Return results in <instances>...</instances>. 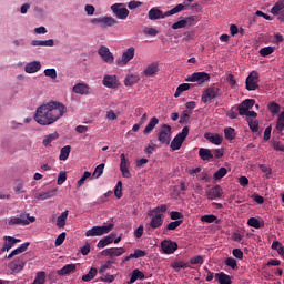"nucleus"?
<instances>
[{"mask_svg": "<svg viewBox=\"0 0 284 284\" xmlns=\"http://www.w3.org/2000/svg\"><path fill=\"white\" fill-rule=\"evenodd\" d=\"M90 176H92V173H90V171H85L82 178L77 183L78 187H82V185L85 184V180L90 179Z\"/></svg>", "mask_w": 284, "mask_h": 284, "instance_id": "58", "label": "nucleus"}, {"mask_svg": "<svg viewBox=\"0 0 284 284\" xmlns=\"http://www.w3.org/2000/svg\"><path fill=\"white\" fill-rule=\"evenodd\" d=\"M217 219L219 217L216 215L211 214V215H203L201 217V221L202 223H214L215 221H217Z\"/></svg>", "mask_w": 284, "mask_h": 284, "instance_id": "60", "label": "nucleus"}, {"mask_svg": "<svg viewBox=\"0 0 284 284\" xmlns=\"http://www.w3.org/2000/svg\"><path fill=\"white\" fill-rule=\"evenodd\" d=\"M77 272V264H67L62 268L57 271L59 276H68V274H74Z\"/></svg>", "mask_w": 284, "mask_h": 284, "instance_id": "21", "label": "nucleus"}, {"mask_svg": "<svg viewBox=\"0 0 284 284\" xmlns=\"http://www.w3.org/2000/svg\"><path fill=\"white\" fill-rule=\"evenodd\" d=\"M272 250L277 251V254H280V256H284V246L283 244H281V242L274 241L272 243Z\"/></svg>", "mask_w": 284, "mask_h": 284, "instance_id": "52", "label": "nucleus"}, {"mask_svg": "<svg viewBox=\"0 0 284 284\" xmlns=\"http://www.w3.org/2000/svg\"><path fill=\"white\" fill-rule=\"evenodd\" d=\"M171 267L173 270H175V272H180V270H187V267H190V263L183 262V261H178V262H173L171 264Z\"/></svg>", "mask_w": 284, "mask_h": 284, "instance_id": "38", "label": "nucleus"}, {"mask_svg": "<svg viewBox=\"0 0 284 284\" xmlns=\"http://www.w3.org/2000/svg\"><path fill=\"white\" fill-rule=\"evenodd\" d=\"M215 280L220 284H232V277L223 272L216 273Z\"/></svg>", "mask_w": 284, "mask_h": 284, "instance_id": "30", "label": "nucleus"}, {"mask_svg": "<svg viewBox=\"0 0 284 284\" xmlns=\"http://www.w3.org/2000/svg\"><path fill=\"white\" fill-rule=\"evenodd\" d=\"M204 139L213 143V145H221V143H223V136L214 133H205Z\"/></svg>", "mask_w": 284, "mask_h": 284, "instance_id": "25", "label": "nucleus"}, {"mask_svg": "<svg viewBox=\"0 0 284 284\" xmlns=\"http://www.w3.org/2000/svg\"><path fill=\"white\" fill-rule=\"evenodd\" d=\"M148 17L151 21H156L158 19H165L168 16H165L161 9L154 7L150 9Z\"/></svg>", "mask_w": 284, "mask_h": 284, "instance_id": "20", "label": "nucleus"}, {"mask_svg": "<svg viewBox=\"0 0 284 284\" xmlns=\"http://www.w3.org/2000/svg\"><path fill=\"white\" fill-rule=\"evenodd\" d=\"M57 139H59V133H51L43 139L42 144L44 148H48L50 143H52V141H57Z\"/></svg>", "mask_w": 284, "mask_h": 284, "instance_id": "46", "label": "nucleus"}, {"mask_svg": "<svg viewBox=\"0 0 284 284\" xmlns=\"http://www.w3.org/2000/svg\"><path fill=\"white\" fill-rule=\"evenodd\" d=\"M122 254H125V248L111 247V258H113V256H122Z\"/></svg>", "mask_w": 284, "mask_h": 284, "instance_id": "54", "label": "nucleus"}, {"mask_svg": "<svg viewBox=\"0 0 284 284\" xmlns=\"http://www.w3.org/2000/svg\"><path fill=\"white\" fill-rule=\"evenodd\" d=\"M187 134H190V128L184 126L182 129V132L178 133L175 138L172 140L171 150H181V148L183 146V142L185 141V139H187Z\"/></svg>", "mask_w": 284, "mask_h": 284, "instance_id": "2", "label": "nucleus"}, {"mask_svg": "<svg viewBox=\"0 0 284 284\" xmlns=\"http://www.w3.org/2000/svg\"><path fill=\"white\" fill-rule=\"evenodd\" d=\"M134 47H130L126 51L122 53L121 60H118V65H128L132 59H134Z\"/></svg>", "mask_w": 284, "mask_h": 284, "instance_id": "16", "label": "nucleus"}, {"mask_svg": "<svg viewBox=\"0 0 284 284\" xmlns=\"http://www.w3.org/2000/svg\"><path fill=\"white\" fill-rule=\"evenodd\" d=\"M114 230V224L110 223L103 226H93L91 230L85 232V236H103V234H110Z\"/></svg>", "mask_w": 284, "mask_h": 284, "instance_id": "3", "label": "nucleus"}, {"mask_svg": "<svg viewBox=\"0 0 284 284\" xmlns=\"http://www.w3.org/2000/svg\"><path fill=\"white\" fill-rule=\"evenodd\" d=\"M199 156L202 161H212L214 159V154L210 149L201 148L199 150Z\"/></svg>", "mask_w": 284, "mask_h": 284, "instance_id": "26", "label": "nucleus"}, {"mask_svg": "<svg viewBox=\"0 0 284 284\" xmlns=\"http://www.w3.org/2000/svg\"><path fill=\"white\" fill-rule=\"evenodd\" d=\"M268 111L271 114H278V112H281V105H278L276 102H271L268 104Z\"/></svg>", "mask_w": 284, "mask_h": 284, "instance_id": "53", "label": "nucleus"}, {"mask_svg": "<svg viewBox=\"0 0 284 284\" xmlns=\"http://www.w3.org/2000/svg\"><path fill=\"white\" fill-rule=\"evenodd\" d=\"M44 77H49V79H57V69L44 70Z\"/></svg>", "mask_w": 284, "mask_h": 284, "instance_id": "64", "label": "nucleus"}, {"mask_svg": "<svg viewBox=\"0 0 284 284\" xmlns=\"http://www.w3.org/2000/svg\"><path fill=\"white\" fill-rule=\"evenodd\" d=\"M159 72V62L149 64L144 70V77H154Z\"/></svg>", "mask_w": 284, "mask_h": 284, "instance_id": "27", "label": "nucleus"}, {"mask_svg": "<svg viewBox=\"0 0 284 284\" xmlns=\"http://www.w3.org/2000/svg\"><path fill=\"white\" fill-rule=\"evenodd\" d=\"M170 216H171L172 221H183V213H181L179 211H172L170 213Z\"/></svg>", "mask_w": 284, "mask_h": 284, "instance_id": "62", "label": "nucleus"}, {"mask_svg": "<svg viewBox=\"0 0 284 284\" xmlns=\"http://www.w3.org/2000/svg\"><path fill=\"white\" fill-rule=\"evenodd\" d=\"M273 52H274V47H265L260 50V55L270 57V54H273Z\"/></svg>", "mask_w": 284, "mask_h": 284, "instance_id": "57", "label": "nucleus"}, {"mask_svg": "<svg viewBox=\"0 0 284 284\" xmlns=\"http://www.w3.org/2000/svg\"><path fill=\"white\" fill-rule=\"evenodd\" d=\"M206 196L210 201H216L223 196V189L221 185H215L206 192Z\"/></svg>", "mask_w": 284, "mask_h": 284, "instance_id": "18", "label": "nucleus"}, {"mask_svg": "<svg viewBox=\"0 0 284 284\" xmlns=\"http://www.w3.org/2000/svg\"><path fill=\"white\" fill-rule=\"evenodd\" d=\"M164 254H174L179 250V244L172 240H164L161 243Z\"/></svg>", "mask_w": 284, "mask_h": 284, "instance_id": "14", "label": "nucleus"}, {"mask_svg": "<svg viewBox=\"0 0 284 284\" xmlns=\"http://www.w3.org/2000/svg\"><path fill=\"white\" fill-rule=\"evenodd\" d=\"M284 130V111L278 115L277 122H276V131L278 134H282Z\"/></svg>", "mask_w": 284, "mask_h": 284, "instance_id": "47", "label": "nucleus"}, {"mask_svg": "<svg viewBox=\"0 0 284 284\" xmlns=\"http://www.w3.org/2000/svg\"><path fill=\"white\" fill-rule=\"evenodd\" d=\"M98 54L104 61V63L112 64L114 63V55L110 52V49L105 45H101L98 50Z\"/></svg>", "mask_w": 284, "mask_h": 284, "instance_id": "12", "label": "nucleus"}, {"mask_svg": "<svg viewBox=\"0 0 284 284\" xmlns=\"http://www.w3.org/2000/svg\"><path fill=\"white\" fill-rule=\"evenodd\" d=\"M103 170H105V164L101 163L99 164L95 169L94 172L92 174L93 179H100V176L103 174Z\"/></svg>", "mask_w": 284, "mask_h": 284, "instance_id": "50", "label": "nucleus"}, {"mask_svg": "<svg viewBox=\"0 0 284 284\" xmlns=\"http://www.w3.org/2000/svg\"><path fill=\"white\" fill-rule=\"evenodd\" d=\"M73 92L75 94H90V85L85 84V83H77L75 85H73Z\"/></svg>", "mask_w": 284, "mask_h": 284, "instance_id": "24", "label": "nucleus"}, {"mask_svg": "<svg viewBox=\"0 0 284 284\" xmlns=\"http://www.w3.org/2000/svg\"><path fill=\"white\" fill-rule=\"evenodd\" d=\"M143 278H145V274H143V272L139 271V268H135L132 272V275H131L130 281L128 282V284L136 283V281H143Z\"/></svg>", "mask_w": 284, "mask_h": 284, "instance_id": "32", "label": "nucleus"}, {"mask_svg": "<svg viewBox=\"0 0 284 284\" xmlns=\"http://www.w3.org/2000/svg\"><path fill=\"white\" fill-rule=\"evenodd\" d=\"M185 10V4L180 3L176 4L173 9L165 12V17H172V14H179V12H183Z\"/></svg>", "mask_w": 284, "mask_h": 284, "instance_id": "43", "label": "nucleus"}, {"mask_svg": "<svg viewBox=\"0 0 284 284\" xmlns=\"http://www.w3.org/2000/svg\"><path fill=\"white\" fill-rule=\"evenodd\" d=\"M120 171L124 179H132V173H130V160L125 158V153L120 155Z\"/></svg>", "mask_w": 284, "mask_h": 284, "instance_id": "10", "label": "nucleus"}, {"mask_svg": "<svg viewBox=\"0 0 284 284\" xmlns=\"http://www.w3.org/2000/svg\"><path fill=\"white\" fill-rule=\"evenodd\" d=\"M138 81H141V78L136 74H130L126 75L125 80H124V85H126V88H130L134 84H136Z\"/></svg>", "mask_w": 284, "mask_h": 284, "instance_id": "36", "label": "nucleus"}, {"mask_svg": "<svg viewBox=\"0 0 284 284\" xmlns=\"http://www.w3.org/2000/svg\"><path fill=\"white\" fill-rule=\"evenodd\" d=\"M26 263H28L26 257L20 256L10 262L8 264V267L12 272V274H19V272H22L23 267H26Z\"/></svg>", "mask_w": 284, "mask_h": 284, "instance_id": "7", "label": "nucleus"}, {"mask_svg": "<svg viewBox=\"0 0 284 284\" xmlns=\"http://www.w3.org/2000/svg\"><path fill=\"white\" fill-rule=\"evenodd\" d=\"M186 27H187V20L182 19L172 24V30H181V28H186Z\"/></svg>", "mask_w": 284, "mask_h": 284, "instance_id": "55", "label": "nucleus"}, {"mask_svg": "<svg viewBox=\"0 0 284 284\" xmlns=\"http://www.w3.org/2000/svg\"><path fill=\"white\" fill-rule=\"evenodd\" d=\"M158 141L164 145H170V141H172V126L163 124L162 130L158 134Z\"/></svg>", "mask_w": 284, "mask_h": 284, "instance_id": "6", "label": "nucleus"}, {"mask_svg": "<svg viewBox=\"0 0 284 284\" xmlns=\"http://www.w3.org/2000/svg\"><path fill=\"white\" fill-rule=\"evenodd\" d=\"M161 225H163V214L153 215L149 223V227L152 230H159Z\"/></svg>", "mask_w": 284, "mask_h": 284, "instance_id": "22", "label": "nucleus"}, {"mask_svg": "<svg viewBox=\"0 0 284 284\" xmlns=\"http://www.w3.org/2000/svg\"><path fill=\"white\" fill-rule=\"evenodd\" d=\"M64 181H68V173H65V171H61L58 175L57 184L61 185Z\"/></svg>", "mask_w": 284, "mask_h": 284, "instance_id": "63", "label": "nucleus"}, {"mask_svg": "<svg viewBox=\"0 0 284 284\" xmlns=\"http://www.w3.org/2000/svg\"><path fill=\"white\" fill-rule=\"evenodd\" d=\"M224 136H225L226 141H234V139H236V131L231 126L225 128Z\"/></svg>", "mask_w": 284, "mask_h": 284, "instance_id": "45", "label": "nucleus"}, {"mask_svg": "<svg viewBox=\"0 0 284 284\" xmlns=\"http://www.w3.org/2000/svg\"><path fill=\"white\" fill-rule=\"evenodd\" d=\"M183 224V220H176L174 222H171L166 225V230L172 231L176 230V227H180Z\"/></svg>", "mask_w": 284, "mask_h": 284, "instance_id": "61", "label": "nucleus"}, {"mask_svg": "<svg viewBox=\"0 0 284 284\" xmlns=\"http://www.w3.org/2000/svg\"><path fill=\"white\" fill-rule=\"evenodd\" d=\"M3 241H4V243L1 248L2 253L10 252V250H12L13 245H17V243H21L20 239L8 236V235L3 236Z\"/></svg>", "mask_w": 284, "mask_h": 284, "instance_id": "15", "label": "nucleus"}, {"mask_svg": "<svg viewBox=\"0 0 284 284\" xmlns=\"http://www.w3.org/2000/svg\"><path fill=\"white\" fill-rule=\"evenodd\" d=\"M247 225H250V227H255V230H261V227H265V222H261L256 217H251L247 221Z\"/></svg>", "mask_w": 284, "mask_h": 284, "instance_id": "39", "label": "nucleus"}, {"mask_svg": "<svg viewBox=\"0 0 284 284\" xmlns=\"http://www.w3.org/2000/svg\"><path fill=\"white\" fill-rule=\"evenodd\" d=\"M72 150V146L65 145L60 150V161H68V158L70 156V152Z\"/></svg>", "mask_w": 284, "mask_h": 284, "instance_id": "42", "label": "nucleus"}, {"mask_svg": "<svg viewBox=\"0 0 284 284\" xmlns=\"http://www.w3.org/2000/svg\"><path fill=\"white\" fill-rule=\"evenodd\" d=\"M168 212V205L162 204L160 206H156L155 209L151 210L148 213V216H152V214L159 215V214H165Z\"/></svg>", "mask_w": 284, "mask_h": 284, "instance_id": "44", "label": "nucleus"}, {"mask_svg": "<svg viewBox=\"0 0 284 284\" xmlns=\"http://www.w3.org/2000/svg\"><path fill=\"white\" fill-rule=\"evenodd\" d=\"M39 70H41L40 61H32L24 65V72H27V74H36Z\"/></svg>", "mask_w": 284, "mask_h": 284, "instance_id": "19", "label": "nucleus"}, {"mask_svg": "<svg viewBox=\"0 0 284 284\" xmlns=\"http://www.w3.org/2000/svg\"><path fill=\"white\" fill-rule=\"evenodd\" d=\"M192 88V84L190 83H182L176 88V91L174 93L175 99H179L183 92H187Z\"/></svg>", "mask_w": 284, "mask_h": 284, "instance_id": "37", "label": "nucleus"}, {"mask_svg": "<svg viewBox=\"0 0 284 284\" xmlns=\"http://www.w3.org/2000/svg\"><path fill=\"white\" fill-rule=\"evenodd\" d=\"M52 196H57V189H53L51 191H47V192H43V193H38L36 195V199L38 201H47V199H52Z\"/></svg>", "mask_w": 284, "mask_h": 284, "instance_id": "31", "label": "nucleus"}, {"mask_svg": "<svg viewBox=\"0 0 284 284\" xmlns=\"http://www.w3.org/2000/svg\"><path fill=\"white\" fill-rule=\"evenodd\" d=\"M67 112L68 108H65L63 103L51 101L37 109L34 121H37L39 125H52V123H57Z\"/></svg>", "mask_w": 284, "mask_h": 284, "instance_id": "1", "label": "nucleus"}, {"mask_svg": "<svg viewBox=\"0 0 284 284\" xmlns=\"http://www.w3.org/2000/svg\"><path fill=\"white\" fill-rule=\"evenodd\" d=\"M97 274H99V270H97V267H91L89 273L82 276V281L84 283H90V281L97 277Z\"/></svg>", "mask_w": 284, "mask_h": 284, "instance_id": "35", "label": "nucleus"}, {"mask_svg": "<svg viewBox=\"0 0 284 284\" xmlns=\"http://www.w3.org/2000/svg\"><path fill=\"white\" fill-rule=\"evenodd\" d=\"M156 125H159V118L153 116L150 122L148 123V125L145 126L143 134L148 135V134H152L154 128H156Z\"/></svg>", "mask_w": 284, "mask_h": 284, "instance_id": "28", "label": "nucleus"}, {"mask_svg": "<svg viewBox=\"0 0 284 284\" xmlns=\"http://www.w3.org/2000/svg\"><path fill=\"white\" fill-rule=\"evenodd\" d=\"M255 103H256V100H254V99H246V100H244L237 106L240 116H245V114H247V112H250V110H252V108H254Z\"/></svg>", "mask_w": 284, "mask_h": 284, "instance_id": "13", "label": "nucleus"}, {"mask_svg": "<svg viewBox=\"0 0 284 284\" xmlns=\"http://www.w3.org/2000/svg\"><path fill=\"white\" fill-rule=\"evenodd\" d=\"M217 97H221V89L217 87H209L202 93V103H212V100Z\"/></svg>", "mask_w": 284, "mask_h": 284, "instance_id": "5", "label": "nucleus"}, {"mask_svg": "<svg viewBox=\"0 0 284 284\" xmlns=\"http://www.w3.org/2000/svg\"><path fill=\"white\" fill-rule=\"evenodd\" d=\"M102 83L104 88H109L110 90H116V88H119V79L116 75H104Z\"/></svg>", "mask_w": 284, "mask_h": 284, "instance_id": "17", "label": "nucleus"}, {"mask_svg": "<svg viewBox=\"0 0 284 284\" xmlns=\"http://www.w3.org/2000/svg\"><path fill=\"white\" fill-rule=\"evenodd\" d=\"M69 214H70V211L65 210L64 212L61 213L60 216H58L57 227H59V230H63V227H65V222L68 221Z\"/></svg>", "mask_w": 284, "mask_h": 284, "instance_id": "29", "label": "nucleus"}, {"mask_svg": "<svg viewBox=\"0 0 284 284\" xmlns=\"http://www.w3.org/2000/svg\"><path fill=\"white\" fill-rule=\"evenodd\" d=\"M33 284H45V272H38L33 281Z\"/></svg>", "mask_w": 284, "mask_h": 284, "instance_id": "51", "label": "nucleus"}, {"mask_svg": "<svg viewBox=\"0 0 284 284\" xmlns=\"http://www.w3.org/2000/svg\"><path fill=\"white\" fill-rule=\"evenodd\" d=\"M122 6H123V3L112 4L111 10L118 19L125 20V19H128L130 11L128 10V8H121Z\"/></svg>", "mask_w": 284, "mask_h": 284, "instance_id": "11", "label": "nucleus"}, {"mask_svg": "<svg viewBox=\"0 0 284 284\" xmlns=\"http://www.w3.org/2000/svg\"><path fill=\"white\" fill-rule=\"evenodd\" d=\"M211 77L207 72H194L191 75H187L184 81L191 82V83H197V85H203V83H207L210 81Z\"/></svg>", "mask_w": 284, "mask_h": 284, "instance_id": "4", "label": "nucleus"}, {"mask_svg": "<svg viewBox=\"0 0 284 284\" xmlns=\"http://www.w3.org/2000/svg\"><path fill=\"white\" fill-rule=\"evenodd\" d=\"M91 23H93V26H97L100 23L101 28H112V26H116L118 21L112 17H102V18H93L91 20Z\"/></svg>", "mask_w": 284, "mask_h": 284, "instance_id": "9", "label": "nucleus"}, {"mask_svg": "<svg viewBox=\"0 0 284 284\" xmlns=\"http://www.w3.org/2000/svg\"><path fill=\"white\" fill-rule=\"evenodd\" d=\"M111 243H114V233H111L110 235L100 240L97 244V247L99 250H103V247H108V245H111Z\"/></svg>", "mask_w": 284, "mask_h": 284, "instance_id": "23", "label": "nucleus"}, {"mask_svg": "<svg viewBox=\"0 0 284 284\" xmlns=\"http://www.w3.org/2000/svg\"><path fill=\"white\" fill-rule=\"evenodd\" d=\"M246 90L252 92L254 90H258V72L252 71L246 78Z\"/></svg>", "mask_w": 284, "mask_h": 284, "instance_id": "8", "label": "nucleus"}, {"mask_svg": "<svg viewBox=\"0 0 284 284\" xmlns=\"http://www.w3.org/2000/svg\"><path fill=\"white\" fill-rule=\"evenodd\" d=\"M31 45L33 47H45V48H52L54 45V40L53 39H49V40H33L31 42Z\"/></svg>", "mask_w": 284, "mask_h": 284, "instance_id": "33", "label": "nucleus"}, {"mask_svg": "<svg viewBox=\"0 0 284 284\" xmlns=\"http://www.w3.org/2000/svg\"><path fill=\"white\" fill-rule=\"evenodd\" d=\"M284 10V0H277L276 3L271 9V12L274 14V17H278L281 12Z\"/></svg>", "mask_w": 284, "mask_h": 284, "instance_id": "34", "label": "nucleus"}, {"mask_svg": "<svg viewBox=\"0 0 284 284\" xmlns=\"http://www.w3.org/2000/svg\"><path fill=\"white\" fill-rule=\"evenodd\" d=\"M227 174V169L225 166L220 168L213 175L214 181H221L223 176Z\"/></svg>", "mask_w": 284, "mask_h": 284, "instance_id": "48", "label": "nucleus"}, {"mask_svg": "<svg viewBox=\"0 0 284 284\" xmlns=\"http://www.w3.org/2000/svg\"><path fill=\"white\" fill-rule=\"evenodd\" d=\"M112 265H114V258L108 260L104 264L101 265V267L99 270V274L104 276V274H105V272H108V270H112Z\"/></svg>", "mask_w": 284, "mask_h": 284, "instance_id": "41", "label": "nucleus"}, {"mask_svg": "<svg viewBox=\"0 0 284 284\" xmlns=\"http://www.w3.org/2000/svg\"><path fill=\"white\" fill-rule=\"evenodd\" d=\"M246 122L248 123L250 130L254 133L258 132V120H254L252 118H246Z\"/></svg>", "mask_w": 284, "mask_h": 284, "instance_id": "49", "label": "nucleus"}, {"mask_svg": "<svg viewBox=\"0 0 284 284\" xmlns=\"http://www.w3.org/2000/svg\"><path fill=\"white\" fill-rule=\"evenodd\" d=\"M190 116H192V112L183 111L180 116V123L183 125L190 121Z\"/></svg>", "mask_w": 284, "mask_h": 284, "instance_id": "59", "label": "nucleus"}, {"mask_svg": "<svg viewBox=\"0 0 284 284\" xmlns=\"http://www.w3.org/2000/svg\"><path fill=\"white\" fill-rule=\"evenodd\" d=\"M8 223L11 226L12 225H30V221L21 217H11Z\"/></svg>", "mask_w": 284, "mask_h": 284, "instance_id": "40", "label": "nucleus"}, {"mask_svg": "<svg viewBox=\"0 0 284 284\" xmlns=\"http://www.w3.org/2000/svg\"><path fill=\"white\" fill-rule=\"evenodd\" d=\"M23 186H24L23 181L18 180L16 182V186L13 187L16 194H23V192H26V190H23Z\"/></svg>", "mask_w": 284, "mask_h": 284, "instance_id": "56", "label": "nucleus"}]
</instances>
